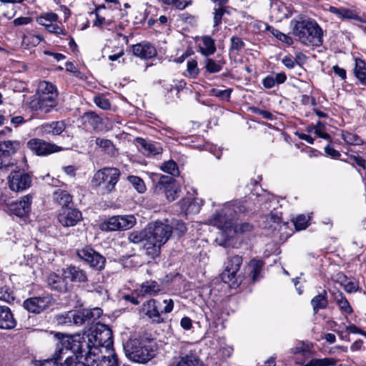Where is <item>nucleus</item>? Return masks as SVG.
<instances>
[{
	"instance_id": "obj_1",
	"label": "nucleus",
	"mask_w": 366,
	"mask_h": 366,
	"mask_svg": "<svg viewBox=\"0 0 366 366\" xmlns=\"http://www.w3.org/2000/svg\"><path fill=\"white\" fill-rule=\"evenodd\" d=\"M62 345L60 352L63 347L66 350L71 349L76 360L81 362L84 354L89 352L92 355H99V352L104 349H114L112 332L110 328L104 324L97 323L91 333L76 334L74 335H62Z\"/></svg>"
},
{
	"instance_id": "obj_2",
	"label": "nucleus",
	"mask_w": 366,
	"mask_h": 366,
	"mask_svg": "<svg viewBox=\"0 0 366 366\" xmlns=\"http://www.w3.org/2000/svg\"><path fill=\"white\" fill-rule=\"evenodd\" d=\"M245 208L237 203L227 204L219 211L217 212L210 219V222L216 226L225 234L227 238H232L234 234H244L252 232L254 226L249 222L236 224L233 225L232 221L235 219L237 213H244Z\"/></svg>"
},
{
	"instance_id": "obj_3",
	"label": "nucleus",
	"mask_w": 366,
	"mask_h": 366,
	"mask_svg": "<svg viewBox=\"0 0 366 366\" xmlns=\"http://www.w3.org/2000/svg\"><path fill=\"white\" fill-rule=\"evenodd\" d=\"M292 34L298 41L307 46H320L323 43V31L318 23L310 18L291 21Z\"/></svg>"
},
{
	"instance_id": "obj_4",
	"label": "nucleus",
	"mask_w": 366,
	"mask_h": 366,
	"mask_svg": "<svg viewBox=\"0 0 366 366\" xmlns=\"http://www.w3.org/2000/svg\"><path fill=\"white\" fill-rule=\"evenodd\" d=\"M127 357L132 362L146 364L156 356L157 347L148 339L135 338L124 344Z\"/></svg>"
},
{
	"instance_id": "obj_5",
	"label": "nucleus",
	"mask_w": 366,
	"mask_h": 366,
	"mask_svg": "<svg viewBox=\"0 0 366 366\" xmlns=\"http://www.w3.org/2000/svg\"><path fill=\"white\" fill-rule=\"evenodd\" d=\"M31 102V107L42 113L50 112L57 105L58 92L56 86L50 82H39L36 94Z\"/></svg>"
},
{
	"instance_id": "obj_6",
	"label": "nucleus",
	"mask_w": 366,
	"mask_h": 366,
	"mask_svg": "<svg viewBox=\"0 0 366 366\" xmlns=\"http://www.w3.org/2000/svg\"><path fill=\"white\" fill-rule=\"evenodd\" d=\"M102 315V310L99 307L83 309L78 311H69L59 318V322L63 324H74L81 325L84 323H93Z\"/></svg>"
},
{
	"instance_id": "obj_7",
	"label": "nucleus",
	"mask_w": 366,
	"mask_h": 366,
	"mask_svg": "<svg viewBox=\"0 0 366 366\" xmlns=\"http://www.w3.org/2000/svg\"><path fill=\"white\" fill-rule=\"evenodd\" d=\"M120 171L114 167H104L94 174L92 183L94 187H102L104 192H112L120 177Z\"/></svg>"
},
{
	"instance_id": "obj_8",
	"label": "nucleus",
	"mask_w": 366,
	"mask_h": 366,
	"mask_svg": "<svg viewBox=\"0 0 366 366\" xmlns=\"http://www.w3.org/2000/svg\"><path fill=\"white\" fill-rule=\"evenodd\" d=\"M85 366H119V360L114 349H104L99 355L89 352L84 354Z\"/></svg>"
},
{
	"instance_id": "obj_9",
	"label": "nucleus",
	"mask_w": 366,
	"mask_h": 366,
	"mask_svg": "<svg viewBox=\"0 0 366 366\" xmlns=\"http://www.w3.org/2000/svg\"><path fill=\"white\" fill-rule=\"evenodd\" d=\"M61 342L62 337L56 345V350L53 358L44 360L40 366H74L76 359L71 355H74L71 349L66 350V347H64L63 350L60 352Z\"/></svg>"
},
{
	"instance_id": "obj_10",
	"label": "nucleus",
	"mask_w": 366,
	"mask_h": 366,
	"mask_svg": "<svg viewBox=\"0 0 366 366\" xmlns=\"http://www.w3.org/2000/svg\"><path fill=\"white\" fill-rule=\"evenodd\" d=\"M242 263V259L239 256H234L229 259L226 267L222 273V280L232 287L238 286L242 280L240 274H237Z\"/></svg>"
},
{
	"instance_id": "obj_11",
	"label": "nucleus",
	"mask_w": 366,
	"mask_h": 366,
	"mask_svg": "<svg viewBox=\"0 0 366 366\" xmlns=\"http://www.w3.org/2000/svg\"><path fill=\"white\" fill-rule=\"evenodd\" d=\"M76 254L80 260L84 262L91 267L97 270L104 269L106 262L105 258L91 247L85 246L77 249Z\"/></svg>"
},
{
	"instance_id": "obj_12",
	"label": "nucleus",
	"mask_w": 366,
	"mask_h": 366,
	"mask_svg": "<svg viewBox=\"0 0 366 366\" xmlns=\"http://www.w3.org/2000/svg\"><path fill=\"white\" fill-rule=\"evenodd\" d=\"M147 229L148 237L162 246L167 243L172 233V227L161 222L149 224Z\"/></svg>"
},
{
	"instance_id": "obj_13",
	"label": "nucleus",
	"mask_w": 366,
	"mask_h": 366,
	"mask_svg": "<svg viewBox=\"0 0 366 366\" xmlns=\"http://www.w3.org/2000/svg\"><path fill=\"white\" fill-rule=\"evenodd\" d=\"M27 147L37 156H47L62 149L61 147L55 144L38 138L28 141Z\"/></svg>"
},
{
	"instance_id": "obj_14",
	"label": "nucleus",
	"mask_w": 366,
	"mask_h": 366,
	"mask_svg": "<svg viewBox=\"0 0 366 366\" xmlns=\"http://www.w3.org/2000/svg\"><path fill=\"white\" fill-rule=\"evenodd\" d=\"M52 304V297L49 295L33 297L24 301L23 306L29 312L39 314Z\"/></svg>"
},
{
	"instance_id": "obj_15",
	"label": "nucleus",
	"mask_w": 366,
	"mask_h": 366,
	"mask_svg": "<svg viewBox=\"0 0 366 366\" xmlns=\"http://www.w3.org/2000/svg\"><path fill=\"white\" fill-rule=\"evenodd\" d=\"M31 182V177L21 170L11 172L8 177L9 187L14 192H21L26 189L30 187Z\"/></svg>"
},
{
	"instance_id": "obj_16",
	"label": "nucleus",
	"mask_w": 366,
	"mask_h": 366,
	"mask_svg": "<svg viewBox=\"0 0 366 366\" xmlns=\"http://www.w3.org/2000/svg\"><path fill=\"white\" fill-rule=\"evenodd\" d=\"M20 143L16 141L0 142V169L13 164L11 156L19 149Z\"/></svg>"
},
{
	"instance_id": "obj_17",
	"label": "nucleus",
	"mask_w": 366,
	"mask_h": 366,
	"mask_svg": "<svg viewBox=\"0 0 366 366\" xmlns=\"http://www.w3.org/2000/svg\"><path fill=\"white\" fill-rule=\"evenodd\" d=\"M80 211L72 207H63L59 211L58 220L64 227H72L81 219Z\"/></svg>"
},
{
	"instance_id": "obj_18",
	"label": "nucleus",
	"mask_w": 366,
	"mask_h": 366,
	"mask_svg": "<svg viewBox=\"0 0 366 366\" xmlns=\"http://www.w3.org/2000/svg\"><path fill=\"white\" fill-rule=\"evenodd\" d=\"M135 144L138 150L145 156H154L162 152V148L159 143L142 137L135 139Z\"/></svg>"
},
{
	"instance_id": "obj_19",
	"label": "nucleus",
	"mask_w": 366,
	"mask_h": 366,
	"mask_svg": "<svg viewBox=\"0 0 366 366\" xmlns=\"http://www.w3.org/2000/svg\"><path fill=\"white\" fill-rule=\"evenodd\" d=\"M157 301L151 299L142 305L143 312L155 323H162L164 321V318L162 315V312L159 311Z\"/></svg>"
},
{
	"instance_id": "obj_20",
	"label": "nucleus",
	"mask_w": 366,
	"mask_h": 366,
	"mask_svg": "<svg viewBox=\"0 0 366 366\" xmlns=\"http://www.w3.org/2000/svg\"><path fill=\"white\" fill-rule=\"evenodd\" d=\"M66 129L64 121H53L40 125L37 129L42 136L60 135Z\"/></svg>"
},
{
	"instance_id": "obj_21",
	"label": "nucleus",
	"mask_w": 366,
	"mask_h": 366,
	"mask_svg": "<svg viewBox=\"0 0 366 366\" xmlns=\"http://www.w3.org/2000/svg\"><path fill=\"white\" fill-rule=\"evenodd\" d=\"M132 52L134 56L142 59H149L157 55L155 47L149 42H141L133 45Z\"/></svg>"
},
{
	"instance_id": "obj_22",
	"label": "nucleus",
	"mask_w": 366,
	"mask_h": 366,
	"mask_svg": "<svg viewBox=\"0 0 366 366\" xmlns=\"http://www.w3.org/2000/svg\"><path fill=\"white\" fill-rule=\"evenodd\" d=\"M63 274L65 278L74 282H86L88 280L86 272L79 267L74 265L68 266L63 269Z\"/></svg>"
},
{
	"instance_id": "obj_23",
	"label": "nucleus",
	"mask_w": 366,
	"mask_h": 366,
	"mask_svg": "<svg viewBox=\"0 0 366 366\" xmlns=\"http://www.w3.org/2000/svg\"><path fill=\"white\" fill-rule=\"evenodd\" d=\"M162 290V285L155 280H149L142 283L135 292L139 297L155 296Z\"/></svg>"
},
{
	"instance_id": "obj_24",
	"label": "nucleus",
	"mask_w": 366,
	"mask_h": 366,
	"mask_svg": "<svg viewBox=\"0 0 366 366\" xmlns=\"http://www.w3.org/2000/svg\"><path fill=\"white\" fill-rule=\"evenodd\" d=\"M16 321L10 308L0 306V329L11 330L16 327Z\"/></svg>"
},
{
	"instance_id": "obj_25",
	"label": "nucleus",
	"mask_w": 366,
	"mask_h": 366,
	"mask_svg": "<svg viewBox=\"0 0 366 366\" xmlns=\"http://www.w3.org/2000/svg\"><path fill=\"white\" fill-rule=\"evenodd\" d=\"M65 277H63L54 272L50 273L47 278L46 282L48 286L52 290L59 292H66L68 290V285Z\"/></svg>"
},
{
	"instance_id": "obj_26",
	"label": "nucleus",
	"mask_w": 366,
	"mask_h": 366,
	"mask_svg": "<svg viewBox=\"0 0 366 366\" xmlns=\"http://www.w3.org/2000/svg\"><path fill=\"white\" fill-rule=\"evenodd\" d=\"M31 197L24 196L20 201L11 205V210L18 217H24L28 214L31 210Z\"/></svg>"
},
{
	"instance_id": "obj_27",
	"label": "nucleus",
	"mask_w": 366,
	"mask_h": 366,
	"mask_svg": "<svg viewBox=\"0 0 366 366\" xmlns=\"http://www.w3.org/2000/svg\"><path fill=\"white\" fill-rule=\"evenodd\" d=\"M175 366H204V365L195 352H189L181 357Z\"/></svg>"
},
{
	"instance_id": "obj_28",
	"label": "nucleus",
	"mask_w": 366,
	"mask_h": 366,
	"mask_svg": "<svg viewBox=\"0 0 366 366\" xmlns=\"http://www.w3.org/2000/svg\"><path fill=\"white\" fill-rule=\"evenodd\" d=\"M202 45L199 46V50L202 55L209 56L216 51L214 40L209 36H204L202 38Z\"/></svg>"
},
{
	"instance_id": "obj_29",
	"label": "nucleus",
	"mask_w": 366,
	"mask_h": 366,
	"mask_svg": "<svg viewBox=\"0 0 366 366\" xmlns=\"http://www.w3.org/2000/svg\"><path fill=\"white\" fill-rule=\"evenodd\" d=\"M53 198L54 202L61 206V208L69 207V204L72 202V197L69 192L60 189L54 192Z\"/></svg>"
},
{
	"instance_id": "obj_30",
	"label": "nucleus",
	"mask_w": 366,
	"mask_h": 366,
	"mask_svg": "<svg viewBox=\"0 0 366 366\" xmlns=\"http://www.w3.org/2000/svg\"><path fill=\"white\" fill-rule=\"evenodd\" d=\"M161 247V244L155 242L154 241H152V239H150L149 237H147L144 244L146 254L151 259H154L160 254Z\"/></svg>"
},
{
	"instance_id": "obj_31",
	"label": "nucleus",
	"mask_w": 366,
	"mask_h": 366,
	"mask_svg": "<svg viewBox=\"0 0 366 366\" xmlns=\"http://www.w3.org/2000/svg\"><path fill=\"white\" fill-rule=\"evenodd\" d=\"M354 73L357 79L366 86V62L360 59H355Z\"/></svg>"
},
{
	"instance_id": "obj_32",
	"label": "nucleus",
	"mask_w": 366,
	"mask_h": 366,
	"mask_svg": "<svg viewBox=\"0 0 366 366\" xmlns=\"http://www.w3.org/2000/svg\"><path fill=\"white\" fill-rule=\"evenodd\" d=\"M263 264V262L261 260L252 259L250 261L248 265V269L249 271V276L253 282L259 280Z\"/></svg>"
},
{
	"instance_id": "obj_33",
	"label": "nucleus",
	"mask_w": 366,
	"mask_h": 366,
	"mask_svg": "<svg viewBox=\"0 0 366 366\" xmlns=\"http://www.w3.org/2000/svg\"><path fill=\"white\" fill-rule=\"evenodd\" d=\"M58 19V14L51 11L41 14V15L36 17V21L39 25L44 26L46 29L49 26V24L56 22Z\"/></svg>"
},
{
	"instance_id": "obj_34",
	"label": "nucleus",
	"mask_w": 366,
	"mask_h": 366,
	"mask_svg": "<svg viewBox=\"0 0 366 366\" xmlns=\"http://www.w3.org/2000/svg\"><path fill=\"white\" fill-rule=\"evenodd\" d=\"M311 305L315 313H317L319 310L326 308L328 305L326 291L324 290L323 293L314 297L311 300Z\"/></svg>"
},
{
	"instance_id": "obj_35",
	"label": "nucleus",
	"mask_w": 366,
	"mask_h": 366,
	"mask_svg": "<svg viewBox=\"0 0 366 366\" xmlns=\"http://www.w3.org/2000/svg\"><path fill=\"white\" fill-rule=\"evenodd\" d=\"M119 230L129 229L136 224V217L132 215H117Z\"/></svg>"
},
{
	"instance_id": "obj_36",
	"label": "nucleus",
	"mask_w": 366,
	"mask_h": 366,
	"mask_svg": "<svg viewBox=\"0 0 366 366\" xmlns=\"http://www.w3.org/2000/svg\"><path fill=\"white\" fill-rule=\"evenodd\" d=\"M95 143L97 146L104 149V150L109 154L112 156H114L116 154V148L111 140L107 139L97 138L95 140Z\"/></svg>"
},
{
	"instance_id": "obj_37",
	"label": "nucleus",
	"mask_w": 366,
	"mask_h": 366,
	"mask_svg": "<svg viewBox=\"0 0 366 366\" xmlns=\"http://www.w3.org/2000/svg\"><path fill=\"white\" fill-rule=\"evenodd\" d=\"M164 192L166 198L169 202H172L177 197L178 193L180 192V187L178 184H170L162 190Z\"/></svg>"
},
{
	"instance_id": "obj_38",
	"label": "nucleus",
	"mask_w": 366,
	"mask_h": 366,
	"mask_svg": "<svg viewBox=\"0 0 366 366\" xmlns=\"http://www.w3.org/2000/svg\"><path fill=\"white\" fill-rule=\"evenodd\" d=\"M224 61L222 60L214 61L212 59L207 58L205 60V68L209 73H217L222 70Z\"/></svg>"
},
{
	"instance_id": "obj_39",
	"label": "nucleus",
	"mask_w": 366,
	"mask_h": 366,
	"mask_svg": "<svg viewBox=\"0 0 366 366\" xmlns=\"http://www.w3.org/2000/svg\"><path fill=\"white\" fill-rule=\"evenodd\" d=\"M119 219L117 216H113L108 218L100 225V228L103 231H118Z\"/></svg>"
},
{
	"instance_id": "obj_40",
	"label": "nucleus",
	"mask_w": 366,
	"mask_h": 366,
	"mask_svg": "<svg viewBox=\"0 0 366 366\" xmlns=\"http://www.w3.org/2000/svg\"><path fill=\"white\" fill-rule=\"evenodd\" d=\"M335 301L339 306L340 310L346 314H351L352 312V308L350 306L348 300L342 293H340L335 296Z\"/></svg>"
},
{
	"instance_id": "obj_41",
	"label": "nucleus",
	"mask_w": 366,
	"mask_h": 366,
	"mask_svg": "<svg viewBox=\"0 0 366 366\" xmlns=\"http://www.w3.org/2000/svg\"><path fill=\"white\" fill-rule=\"evenodd\" d=\"M148 237L147 229L142 231H133L129 233L128 239L130 242L138 244L142 241H146Z\"/></svg>"
},
{
	"instance_id": "obj_42",
	"label": "nucleus",
	"mask_w": 366,
	"mask_h": 366,
	"mask_svg": "<svg viewBox=\"0 0 366 366\" xmlns=\"http://www.w3.org/2000/svg\"><path fill=\"white\" fill-rule=\"evenodd\" d=\"M267 29L270 31V33L282 42L286 44L288 46H290L293 44V39L290 36L280 31L279 30L274 29L272 26H267Z\"/></svg>"
},
{
	"instance_id": "obj_43",
	"label": "nucleus",
	"mask_w": 366,
	"mask_h": 366,
	"mask_svg": "<svg viewBox=\"0 0 366 366\" xmlns=\"http://www.w3.org/2000/svg\"><path fill=\"white\" fill-rule=\"evenodd\" d=\"M155 180H157V184L156 185V189L159 191H162L165 187H167V185L170 184H175V181L173 180V178L170 176H165L162 174H156L155 175Z\"/></svg>"
},
{
	"instance_id": "obj_44",
	"label": "nucleus",
	"mask_w": 366,
	"mask_h": 366,
	"mask_svg": "<svg viewBox=\"0 0 366 366\" xmlns=\"http://www.w3.org/2000/svg\"><path fill=\"white\" fill-rule=\"evenodd\" d=\"M43 39L44 38L41 35L29 34L23 37L22 44L27 47H34Z\"/></svg>"
},
{
	"instance_id": "obj_45",
	"label": "nucleus",
	"mask_w": 366,
	"mask_h": 366,
	"mask_svg": "<svg viewBox=\"0 0 366 366\" xmlns=\"http://www.w3.org/2000/svg\"><path fill=\"white\" fill-rule=\"evenodd\" d=\"M341 137L348 144L360 145L362 144V140L355 134L348 132H342Z\"/></svg>"
},
{
	"instance_id": "obj_46",
	"label": "nucleus",
	"mask_w": 366,
	"mask_h": 366,
	"mask_svg": "<svg viewBox=\"0 0 366 366\" xmlns=\"http://www.w3.org/2000/svg\"><path fill=\"white\" fill-rule=\"evenodd\" d=\"M129 182L132 184L133 187L139 193H143L146 190L144 181L137 176H129Z\"/></svg>"
},
{
	"instance_id": "obj_47",
	"label": "nucleus",
	"mask_w": 366,
	"mask_h": 366,
	"mask_svg": "<svg viewBox=\"0 0 366 366\" xmlns=\"http://www.w3.org/2000/svg\"><path fill=\"white\" fill-rule=\"evenodd\" d=\"M161 1L166 5L173 6L179 10L184 9L192 4L191 0H161Z\"/></svg>"
},
{
	"instance_id": "obj_48",
	"label": "nucleus",
	"mask_w": 366,
	"mask_h": 366,
	"mask_svg": "<svg viewBox=\"0 0 366 366\" xmlns=\"http://www.w3.org/2000/svg\"><path fill=\"white\" fill-rule=\"evenodd\" d=\"M225 13L226 9L222 6L219 5L217 8L214 9L213 27L218 26L222 24V17Z\"/></svg>"
},
{
	"instance_id": "obj_49",
	"label": "nucleus",
	"mask_w": 366,
	"mask_h": 366,
	"mask_svg": "<svg viewBox=\"0 0 366 366\" xmlns=\"http://www.w3.org/2000/svg\"><path fill=\"white\" fill-rule=\"evenodd\" d=\"M170 226L172 227V231L179 237L183 236L187 230L185 223L182 220H174Z\"/></svg>"
},
{
	"instance_id": "obj_50",
	"label": "nucleus",
	"mask_w": 366,
	"mask_h": 366,
	"mask_svg": "<svg viewBox=\"0 0 366 366\" xmlns=\"http://www.w3.org/2000/svg\"><path fill=\"white\" fill-rule=\"evenodd\" d=\"M161 169L171 175L175 176L178 174V168L175 162L170 160L164 162L161 167Z\"/></svg>"
},
{
	"instance_id": "obj_51",
	"label": "nucleus",
	"mask_w": 366,
	"mask_h": 366,
	"mask_svg": "<svg viewBox=\"0 0 366 366\" xmlns=\"http://www.w3.org/2000/svg\"><path fill=\"white\" fill-rule=\"evenodd\" d=\"M84 118L93 128H97L102 123V119L93 112L85 113Z\"/></svg>"
},
{
	"instance_id": "obj_52",
	"label": "nucleus",
	"mask_w": 366,
	"mask_h": 366,
	"mask_svg": "<svg viewBox=\"0 0 366 366\" xmlns=\"http://www.w3.org/2000/svg\"><path fill=\"white\" fill-rule=\"evenodd\" d=\"M309 222V217H306L304 214H300L297 216L294 220L293 223L297 230H302L305 229L307 225Z\"/></svg>"
},
{
	"instance_id": "obj_53",
	"label": "nucleus",
	"mask_w": 366,
	"mask_h": 366,
	"mask_svg": "<svg viewBox=\"0 0 366 366\" xmlns=\"http://www.w3.org/2000/svg\"><path fill=\"white\" fill-rule=\"evenodd\" d=\"M0 300L11 302L14 300V296L11 290L7 287H2L0 288Z\"/></svg>"
},
{
	"instance_id": "obj_54",
	"label": "nucleus",
	"mask_w": 366,
	"mask_h": 366,
	"mask_svg": "<svg viewBox=\"0 0 366 366\" xmlns=\"http://www.w3.org/2000/svg\"><path fill=\"white\" fill-rule=\"evenodd\" d=\"M94 102L98 107L104 110H108L111 107V104L109 99L102 96L94 97Z\"/></svg>"
},
{
	"instance_id": "obj_55",
	"label": "nucleus",
	"mask_w": 366,
	"mask_h": 366,
	"mask_svg": "<svg viewBox=\"0 0 366 366\" xmlns=\"http://www.w3.org/2000/svg\"><path fill=\"white\" fill-rule=\"evenodd\" d=\"M187 71L188 76L191 78H196L199 74V69L197 66V62L195 60H189L187 61Z\"/></svg>"
},
{
	"instance_id": "obj_56",
	"label": "nucleus",
	"mask_w": 366,
	"mask_h": 366,
	"mask_svg": "<svg viewBox=\"0 0 366 366\" xmlns=\"http://www.w3.org/2000/svg\"><path fill=\"white\" fill-rule=\"evenodd\" d=\"M341 19L361 21V17L355 11L347 8H342Z\"/></svg>"
},
{
	"instance_id": "obj_57",
	"label": "nucleus",
	"mask_w": 366,
	"mask_h": 366,
	"mask_svg": "<svg viewBox=\"0 0 366 366\" xmlns=\"http://www.w3.org/2000/svg\"><path fill=\"white\" fill-rule=\"evenodd\" d=\"M282 63L284 64V66L286 68H287L289 69H292L295 68L297 64H300V62L298 61V60L295 59V58L290 54L285 55L282 59Z\"/></svg>"
},
{
	"instance_id": "obj_58",
	"label": "nucleus",
	"mask_w": 366,
	"mask_h": 366,
	"mask_svg": "<svg viewBox=\"0 0 366 366\" xmlns=\"http://www.w3.org/2000/svg\"><path fill=\"white\" fill-rule=\"evenodd\" d=\"M232 92L231 89H213L212 94L215 97H219L222 99H228L230 97V94Z\"/></svg>"
},
{
	"instance_id": "obj_59",
	"label": "nucleus",
	"mask_w": 366,
	"mask_h": 366,
	"mask_svg": "<svg viewBox=\"0 0 366 366\" xmlns=\"http://www.w3.org/2000/svg\"><path fill=\"white\" fill-rule=\"evenodd\" d=\"M244 46V43L238 36H232L231 38V49L239 51Z\"/></svg>"
},
{
	"instance_id": "obj_60",
	"label": "nucleus",
	"mask_w": 366,
	"mask_h": 366,
	"mask_svg": "<svg viewBox=\"0 0 366 366\" xmlns=\"http://www.w3.org/2000/svg\"><path fill=\"white\" fill-rule=\"evenodd\" d=\"M181 209L182 211L185 212L186 213H189L193 211L192 206H194V203L191 201L190 199H183L179 202Z\"/></svg>"
},
{
	"instance_id": "obj_61",
	"label": "nucleus",
	"mask_w": 366,
	"mask_h": 366,
	"mask_svg": "<svg viewBox=\"0 0 366 366\" xmlns=\"http://www.w3.org/2000/svg\"><path fill=\"white\" fill-rule=\"evenodd\" d=\"M46 30L52 34L66 35L65 30L59 26L57 24H49V26L46 28Z\"/></svg>"
},
{
	"instance_id": "obj_62",
	"label": "nucleus",
	"mask_w": 366,
	"mask_h": 366,
	"mask_svg": "<svg viewBox=\"0 0 366 366\" xmlns=\"http://www.w3.org/2000/svg\"><path fill=\"white\" fill-rule=\"evenodd\" d=\"M345 290L348 293L356 292L359 289V286L355 281H348L344 285Z\"/></svg>"
},
{
	"instance_id": "obj_63",
	"label": "nucleus",
	"mask_w": 366,
	"mask_h": 366,
	"mask_svg": "<svg viewBox=\"0 0 366 366\" xmlns=\"http://www.w3.org/2000/svg\"><path fill=\"white\" fill-rule=\"evenodd\" d=\"M32 19L31 17L27 16H21L19 18L15 19L13 21V24L14 26H21V25H26L31 22Z\"/></svg>"
},
{
	"instance_id": "obj_64",
	"label": "nucleus",
	"mask_w": 366,
	"mask_h": 366,
	"mask_svg": "<svg viewBox=\"0 0 366 366\" xmlns=\"http://www.w3.org/2000/svg\"><path fill=\"white\" fill-rule=\"evenodd\" d=\"M262 84L267 89L272 88L276 84L274 80V76L272 75H268L264 77L262 80Z\"/></svg>"
}]
</instances>
